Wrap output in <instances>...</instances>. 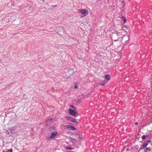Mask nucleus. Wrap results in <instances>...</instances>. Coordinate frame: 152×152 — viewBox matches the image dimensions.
<instances>
[{
	"label": "nucleus",
	"mask_w": 152,
	"mask_h": 152,
	"mask_svg": "<svg viewBox=\"0 0 152 152\" xmlns=\"http://www.w3.org/2000/svg\"><path fill=\"white\" fill-rule=\"evenodd\" d=\"M50 131L51 132V135L50 136L47 137V138L48 140L55 137L57 134V132L55 129V128L54 126H52L50 128Z\"/></svg>",
	"instance_id": "obj_1"
},
{
	"label": "nucleus",
	"mask_w": 152,
	"mask_h": 152,
	"mask_svg": "<svg viewBox=\"0 0 152 152\" xmlns=\"http://www.w3.org/2000/svg\"><path fill=\"white\" fill-rule=\"evenodd\" d=\"M14 127H11L10 128L5 132L6 134H14L15 133V130Z\"/></svg>",
	"instance_id": "obj_2"
},
{
	"label": "nucleus",
	"mask_w": 152,
	"mask_h": 152,
	"mask_svg": "<svg viewBox=\"0 0 152 152\" xmlns=\"http://www.w3.org/2000/svg\"><path fill=\"white\" fill-rule=\"evenodd\" d=\"M69 113L70 115L74 117H77L78 115V113L75 110H73L71 109H69Z\"/></svg>",
	"instance_id": "obj_3"
},
{
	"label": "nucleus",
	"mask_w": 152,
	"mask_h": 152,
	"mask_svg": "<svg viewBox=\"0 0 152 152\" xmlns=\"http://www.w3.org/2000/svg\"><path fill=\"white\" fill-rule=\"evenodd\" d=\"M79 12L83 16L85 17L87 15L88 13V11L85 9H82L79 10Z\"/></svg>",
	"instance_id": "obj_4"
},
{
	"label": "nucleus",
	"mask_w": 152,
	"mask_h": 152,
	"mask_svg": "<svg viewBox=\"0 0 152 152\" xmlns=\"http://www.w3.org/2000/svg\"><path fill=\"white\" fill-rule=\"evenodd\" d=\"M116 34L117 36H120L122 34L123 36H124L126 34V32L125 30L121 29L119 31L116 32Z\"/></svg>",
	"instance_id": "obj_5"
},
{
	"label": "nucleus",
	"mask_w": 152,
	"mask_h": 152,
	"mask_svg": "<svg viewBox=\"0 0 152 152\" xmlns=\"http://www.w3.org/2000/svg\"><path fill=\"white\" fill-rule=\"evenodd\" d=\"M150 142L151 141L150 140H148L144 143L142 145L141 148L140 149L139 151H141L142 149L145 148Z\"/></svg>",
	"instance_id": "obj_6"
},
{
	"label": "nucleus",
	"mask_w": 152,
	"mask_h": 152,
	"mask_svg": "<svg viewBox=\"0 0 152 152\" xmlns=\"http://www.w3.org/2000/svg\"><path fill=\"white\" fill-rule=\"evenodd\" d=\"M66 118L69 120L73 122L76 123L77 122V120L76 119L74 118L71 116H68L66 117Z\"/></svg>",
	"instance_id": "obj_7"
},
{
	"label": "nucleus",
	"mask_w": 152,
	"mask_h": 152,
	"mask_svg": "<svg viewBox=\"0 0 152 152\" xmlns=\"http://www.w3.org/2000/svg\"><path fill=\"white\" fill-rule=\"evenodd\" d=\"M105 77L107 80H109L110 79V77L109 75H106Z\"/></svg>",
	"instance_id": "obj_8"
},
{
	"label": "nucleus",
	"mask_w": 152,
	"mask_h": 152,
	"mask_svg": "<svg viewBox=\"0 0 152 152\" xmlns=\"http://www.w3.org/2000/svg\"><path fill=\"white\" fill-rule=\"evenodd\" d=\"M3 152H12V149H10L7 150L6 151H3Z\"/></svg>",
	"instance_id": "obj_9"
},
{
	"label": "nucleus",
	"mask_w": 152,
	"mask_h": 152,
	"mask_svg": "<svg viewBox=\"0 0 152 152\" xmlns=\"http://www.w3.org/2000/svg\"><path fill=\"white\" fill-rule=\"evenodd\" d=\"M107 81L104 82L103 83H101L100 84V85L102 86H104L106 84V83Z\"/></svg>",
	"instance_id": "obj_10"
},
{
	"label": "nucleus",
	"mask_w": 152,
	"mask_h": 152,
	"mask_svg": "<svg viewBox=\"0 0 152 152\" xmlns=\"http://www.w3.org/2000/svg\"><path fill=\"white\" fill-rule=\"evenodd\" d=\"M65 126L66 127H67V128H68L69 129H71V127L72 126L68 125H65Z\"/></svg>",
	"instance_id": "obj_11"
},
{
	"label": "nucleus",
	"mask_w": 152,
	"mask_h": 152,
	"mask_svg": "<svg viewBox=\"0 0 152 152\" xmlns=\"http://www.w3.org/2000/svg\"><path fill=\"white\" fill-rule=\"evenodd\" d=\"M65 148L66 149L69 150H72V148L70 147H65Z\"/></svg>",
	"instance_id": "obj_12"
},
{
	"label": "nucleus",
	"mask_w": 152,
	"mask_h": 152,
	"mask_svg": "<svg viewBox=\"0 0 152 152\" xmlns=\"http://www.w3.org/2000/svg\"><path fill=\"white\" fill-rule=\"evenodd\" d=\"M146 137V135H143L141 137V138L142 140L144 139Z\"/></svg>",
	"instance_id": "obj_13"
},
{
	"label": "nucleus",
	"mask_w": 152,
	"mask_h": 152,
	"mask_svg": "<svg viewBox=\"0 0 152 152\" xmlns=\"http://www.w3.org/2000/svg\"><path fill=\"white\" fill-rule=\"evenodd\" d=\"M145 150L148 151H151V148H147Z\"/></svg>",
	"instance_id": "obj_14"
},
{
	"label": "nucleus",
	"mask_w": 152,
	"mask_h": 152,
	"mask_svg": "<svg viewBox=\"0 0 152 152\" xmlns=\"http://www.w3.org/2000/svg\"><path fill=\"white\" fill-rule=\"evenodd\" d=\"M71 129H72V130H74L75 129V128H74L73 126H72L71 127Z\"/></svg>",
	"instance_id": "obj_15"
},
{
	"label": "nucleus",
	"mask_w": 152,
	"mask_h": 152,
	"mask_svg": "<svg viewBox=\"0 0 152 152\" xmlns=\"http://www.w3.org/2000/svg\"><path fill=\"white\" fill-rule=\"evenodd\" d=\"M124 20V23H125L126 22V18H124V20Z\"/></svg>",
	"instance_id": "obj_16"
},
{
	"label": "nucleus",
	"mask_w": 152,
	"mask_h": 152,
	"mask_svg": "<svg viewBox=\"0 0 152 152\" xmlns=\"http://www.w3.org/2000/svg\"><path fill=\"white\" fill-rule=\"evenodd\" d=\"M77 88V86L76 85H75L74 86V88L76 89Z\"/></svg>",
	"instance_id": "obj_17"
},
{
	"label": "nucleus",
	"mask_w": 152,
	"mask_h": 152,
	"mask_svg": "<svg viewBox=\"0 0 152 152\" xmlns=\"http://www.w3.org/2000/svg\"><path fill=\"white\" fill-rule=\"evenodd\" d=\"M71 106L72 108H75V107L74 106H73V105H71Z\"/></svg>",
	"instance_id": "obj_18"
},
{
	"label": "nucleus",
	"mask_w": 152,
	"mask_h": 152,
	"mask_svg": "<svg viewBox=\"0 0 152 152\" xmlns=\"http://www.w3.org/2000/svg\"><path fill=\"white\" fill-rule=\"evenodd\" d=\"M146 151V150H145L144 151V152H147V151Z\"/></svg>",
	"instance_id": "obj_19"
},
{
	"label": "nucleus",
	"mask_w": 152,
	"mask_h": 152,
	"mask_svg": "<svg viewBox=\"0 0 152 152\" xmlns=\"http://www.w3.org/2000/svg\"><path fill=\"white\" fill-rule=\"evenodd\" d=\"M137 124H137V123H135V124H136V125H137Z\"/></svg>",
	"instance_id": "obj_20"
}]
</instances>
